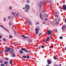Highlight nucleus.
Here are the masks:
<instances>
[{"label":"nucleus","mask_w":66,"mask_h":66,"mask_svg":"<svg viewBox=\"0 0 66 66\" xmlns=\"http://www.w3.org/2000/svg\"><path fill=\"white\" fill-rule=\"evenodd\" d=\"M6 49H7L5 51V52H8L9 51V52L10 54H11L14 53V52L12 51H11V49L10 47H5Z\"/></svg>","instance_id":"nucleus-1"},{"label":"nucleus","mask_w":66,"mask_h":66,"mask_svg":"<svg viewBox=\"0 0 66 66\" xmlns=\"http://www.w3.org/2000/svg\"><path fill=\"white\" fill-rule=\"evenodd\" d=\"M21 50L22 51H24L26 52V53H31V51H29V50H26L24 48H21Z\"/></svg>","instance_id":"nucleus-2"},{"label":"nucleus","mask_w":66,"mask_h":66,"mask_svg":"<svg viewBox=\"0 0 66 66\" xmlns=\"http://www.w3.org/2000/svg\"><path fill=\"white\" fill-rule=\"evenodd\" d=\"M52 33V30H48L47 31V35H50V34H51Z\"/></svg>","instance_id":"nucleus-3"},{"label":"nucleus","mask_w":66,"mask_h":66,"mask_svg":"<svg viewBox=\"0 0 66 66\" xmlns=\"http://www.w3.org/2000/svg\"><path fill=\"white\" fill-rule=\"evenodd\" d=\"M25 7L26 10H29L30 9V6L27 5V4H26Z\"/></svg>","instance_id":"nucleus-4"},{"label":"nucleus","mask_w":66,"mask_h":66,"mask_svg":"<svg viewBox=\"0 0 66 66\" xmlns=\"http://www.w3.org/2000/svg\"><path fill=\"white\" fill-rule=\"evenodd\" d=\"M47 63L49 65H50L51 63V60L48 59L47 60Z\"/></svg>","instance_id":"nucleus-5"},{"label":"nucleus","mask_w":66,"mask_h":66,"mask_svg":"<svg viewBox=\"0 0 66 66\" xmlns=\"http://www.w3.org/2000/svg\"><path fill=\"white\" fill-rule=\"evenodd\" d=\"M35 31H36L35 33L37 34H38V29L37 28H36L35 29Z\"/></svg>","instance_id":"nucleus-6"},{"label":"nucleus","mask_w":66,"mask_h":66,"mask_svg":"<svg viewBox=\"0 0 66 66\" xmlns=\"http://www.w3.org/2000/svg\"><path fill=\"white\" fill-rule=\"evenodd\" d=\"M21 36L22 37H23V38L24 39V40H25V39L26 38H27L28 37L27 36H24L23 35H21Z\"/></svg>","instance_id":"nucleus-7"},{"label":"nucleus","mask_w":66,"mask_h":66,"mask_svg":"<svg viewBox=\"0 0 66 66\" xmlns=\"http://www.w3.org/2000/svg\"><path fill=\"white\" fill-rule=\"evenodd\" d=\"M63 10H66V5H63Z\"/></svg>","instance_id":"nucleus-8"},{"label":"nucleus","mask_w":66,"mask_h":66,"mask_svg":"<svg viewBox=\"0 0 66 66\" xmlns=\"http://www.w3.org/2000/svg\"><path fill=\"white\" fill-rule=\"evenodd\" d=\"M4 64L6 66H9V65H7L8 64V62H4Z\"/></svg>","instance_id":"nucleus-9"},{"label":"nucleus","mask_w":66,"mask_h":66,"mask_svg":"<svg viewBox=\"0 0 66 66\" xmlns=\"http://www.w3.org/2000/svg\"><path fill=\"white\" fill-rule=\"evenodd\" d=\"M14 16H15V17H17L18 16V14L16 13H15L14 14Z\"/></svg>","instance_id":"nucleus-10"},{"label":"nucleus","mask_w":66,"mask_h":66,"mask_svg":"<svg viewBox=\"0 0 66 66\" xmlns=\"http://www.w3.org/2000/svg\"><path fill=\"white\" fill-rule=\"evenodd\" d=\"M27 22L28 25H29V24H30V25H31V22L30 21H28V22Z\"/></svg>","instance_id":"nucleus-11"},{"label":"nucleus","mask_w":66,"mask_h":66,"mask_svg":"<svg viewBox=\"0 0 66 66\" xmlns=\"http://www.w3.org/2000/svg\"><path fill=\"white\" fill-rule=\"evenodd\" d=\"M65 28H66V25H63L62 26V30H64Z\"/></svg>","instance_id":"nucleus-12"},{"label":"nucleus","mask_w":66,"mask_h":66,"mask_svg":"<svg viewBox=\"0 0 66 66\" xmlns=\"http://www.w3.org/2000/svg\"><path fill=\"white\" fill-rule=\"evenodd\" d=\"M16 55H15V54L14 53L13 54H12V55H11V56L12 57H15L16 56Z\"/></svg>","instance_id":"nucleus-13"},{"label":"nucleus","mask_w":66,"mask_h":66,"mask_svg":"<svg viewBox=\"0 0 66 66\" xmlns=\"http://www.w3.org/2000/svg\"><path fill=\"white\" fill-rule=\"evenodd\" d=\"M28 41L29 43H32V40L31 39H29L28 40Z\"/></svg>","instance_id":"nucleus-14"},{"label":"nucleus","mask_w":66,"mask_h":66,"mask_svg":"<svg viewBox=\"0 0 66 66\" xmlns=\"http://www.w3.org/2000/svg\"><path fill=\"white\" fill-rule=\"evenodd\" d=\"M42 13H40V17L41 19H43V18H42Z\"/></svg>","instance_id":"nucleus-15"},{"label":"nucleus","mask_w":66,"mask_h":66,"mask_svg":"<svg viewBox=\"0 0 66 66\" xmlns=\"http://www.w3.org/2000/svg\"><path fill=\"white\" fill-rule=\"evenodd\" d=\"M54 14H55L54 16L55 17H57H57H58V15L56 14L55 13H54Z\"/></svg>","instance_id":"nucleus-16"},{"label":"nucleus","mask_w":66,"mask_h":66,"mask_svg":"<svg viewBox=\"0 0 66 66\" xmlns=\"http://www.w3.org/2000/svg\"><path fill=\"white\" fill-rule=\"evenodd\" d=\"M3 28L4 29H5V30H6V31L7 32H9V30L8 29H5V28L4 27H3Z\"/></svg>","instance_id":"nucleus-17"},{"label":"nucleus","mask_w":66,"mask_h":66,"mask_svg":"<svg viewBox=\"0 0 66 66\" xmlns=\"http://www.w3.org/2000/svg\"><path fill=\"white\" fill-rule=\"evenodd\" d=\"M10 64H11V65H12V64L13 63V62L12 61L10 60Z\"/></svg>","instance_id":"nucleus-18"},{"label":"nucleus","mask_w":66,"mask_h":66,"mask_svg":"<svg viewBox=\"0 0 66 66\" xmlns=\"http://www.w3.org/2000/svg\"><path fill=\"white\" fill-rule=\"evenodd\" d=\"M23 57L25 58V59H27V56L26 55H24L22 56Z\"/></svg>","instance_id":"nucleus-19"},{"label":"nucleus","mask_w":66,"mask_h":66,"mask_svg":"<svg viewBox=\"0 0 66 66\" xmlns=\"http://www.w3.org/2000/svg\"><path fill=\"white\" fill-rule=\"evenodd\" d=\"M43 4V1H42L40 2V4L41 5H42Z\"/></svg>","instance_id":"nucleus-20"},{"label":"nucleus","mask_w":66,"mask_h":66,"mask_svg":"<svg viewBox=\"0 0 66 66\" xmlns=\"http://www.w3.org/2000/svg\"><path fill=\"white\" fill-rule=\"evenodd\" d=\"M54 60H56V57L55 56H54Z\"/></svg>","instance_id":"nucleus-21"},{"label":"nucleus","mask_w":66,"mask_h":66,"mask_svg":"<svg viewBox=\"0 0 66 66\" xmlns=\"http://www.w3.org/2000/svg\"><path fill=\"white\" fill-rule=\"evenodd\" d=\"M20 53H23V51H22V50H21L20 51Z\"/></svg>","instance_id":"nucleus-22"},{"label":"nucleus","mask_w":66,"mask_h":66,"mask_svg":"<svg viewBox=\"0 0 66 66\" xmlns=\"http://www.w3.org/2000/svg\"><path fill=\"white\" fill-rule=\"evenodd\" d=\"M1 66H4V64L3 63H1Z\"/></svg>","instance_id":"nucleus-23"},{"label":"nucleus","mask_w":66,"mask_h":66,"mask_svg":"<svg viewBox=\"0 0 66 66\" xmlns=\"http://www.w3.org/2000/svg\"><path fill=\"white\" fill-rule=\"evenodd\" d=\"M0 63H3V61H2V60H0Z\"/></svg>","instance_id":"nucleus-24"},{"label":"nucleus","mask_w":66,"mask_h":66,"mask_svg":"<svg viewBox=\"0 0 66 66\" xmlns=\"http://www.w3.org/2000/svg\"><path fill=\"white\" fill-rule=\"evenodd\" d=\"M27 59H30V56H29L28 55H27Z\"/></svg>","instance_id":"nucleus-25"},{"label":"nucleus","mask_w":66,"mask_h":66,"mask_svg":"<svg viewBox=\"0 0 66 66\" xmlns=\"http://www.w3.org/2000/svg\"><path fill=\"white\" fill-rule=\"evenodd\" d=\"M30 1L29 0H27L26 1V2L27 3H30Z\"/></svg>","instance_id":"nucleus-26"},{"label":"nucleus","mask_w":66,"mask_h":66,"mask_svg":"<svg viewBox=\"0 0 66 66\" xmlns=\"http://www.w3.org/2000/svg\"><path fill=\"white\" fill-rule=\"evenodd\" d=\"M56 25H58L59 24V22H57L55 24Z\"/></svg>","instance_id":"nucleus-27"},{"label":"nucleus","mask_w":66,"mask_h":66,"mask_svg":"<svg viewBox=\"0 0 66 66\" xmlns=\"http://www.w3.org/2000/svg\"><path fill=\"white\" fill-rule=\"evenodd\" d=\"M38 23H39L38 22H37L36 23H35V24L36 25H37V24H38Z\"/></svg>","instance_id":"nucleus-28"},{"label":"nucleus","mask_w":66,"mask_h":66,"mask_svg":"<svg viewBox=\"0 0 66 66\" xmlns=\"http://www.w3.org/2000/svg\"><path fill=\"white\" fill-rule=\"evenodd\" d=\"M16 45V43L14 42L13 43V45Z\"/></svg>","instance_id":"nucleus-29"},{"label":"nucleus","mask_w":66,"mask_h":66,"mask_svg":"<svg viewBox=\"0 0 66 66\" xmlns=\"http://www.w3.org/2000/svg\"><path fill=\"white\" fill-rule=\"evenodd\" d=\"M9 37L11 38H12L13 37L12 36V35H10L9 36Z\"/></svg>","instance_id":"nucleus-30"},{"label":"nucleus","mask_w":66,"mask_h":66,"mask_svg":"<svg viewBox=\"0 0 66 66\" xmlns=\"http://www.w3.org/2000/svg\"><path fill=\"white\" fill-rule=\"evenodd\" d=\"M57 31V29H56L55 30V33H56Z\"/></svg>","instance_id":"nucleus-31"},{"label":"nucleus","mask_w":66,"mask_h":66,"mask_svg":"<svg viewBox=\"0 0 66 66\" xmlns=\"http://www.w3.org/2000/svg\"><path fill=\"white\" fill-rule=\"evenodd\" d=\"M9 10H11V9H12V6H11L10 7H9Z\"/></svg>","instance_id":"nucleus-32"},{"label":"nucleus","mask_w":66,"mask_h":66,"mask_svg":"<svg viewBox=\"0 0 66 66\" xmlns=\"http://www.w3.org/2000/svg\"><path fill=\"white\" fill-rule=\"evenodd\" d=\"M14 35H16V31H15L14 32Z\"/></svg>","instance_id":"nucleus-33"},{"label":"nucleus","mask_w":66,"mask_h":66,"mask_svg":"<svg viewBox=\"0 0 66 66\" xmlns=\"http://www.w3.org/2000/svg\"><path fill=\"white\" fill-rule=\"evenodd\" d=\"M42 48H44L45 47L43 45H42L41 46Z\"/></svg>","instance_id":"nucleus-34"},{"label":"nucleus","mask_w":66,"mask_h":66,"mask_svg":"<svg viewBox=\"0 0 66 66\" xmlns=\"http://www.w3.org/2000/svg\"><path fill=\"white\" fill-rule=\"evenodd\" d=\"M45 20H46V21H47L48 20V19H47V18H46L45 19Z\"/></svg>","instance_id":"nucleus-35"},{"label":"nucleus","mask_w":66,"mask_h":66,"mask_svg":"<svg viewBox=\"0 0 66 66\" xmlns=\"http://www.w3.org/2000/svg\"><path fill=\"white\" fill-rule=\"evenodd\" d=\"M62 38H63V37L61 36L60 37V39H62Z\"/></svg>","instance_id":"nucleus-36"},{"label":"nucleus","mask_w":66,"mask_h":66,"mask_svg":"<svg viewBox=\"0 0 66 66\" xmlns=\"http://www.w3.org/2000/svg\"><path fill=\"white\" fill-rule=\"evenodd\" d=\"M3 40L4 41H6V40L5 39V38H4L3 39Z\"/></svg>","instance_id":"nucleus-37"},{"label":"nucleus","mask_w":66,"mask_h":66,"mask_svg":"<svg viewBox=\"0 0 66 66\" xmlns=\"http://www.w3.org/2000/svg\"><path fill=\"white\" fill-rule=\"evenodd\" d=\"M46 39H49V36Z\"/></svg>","instance_id":"nucleus-38"},{"label":"nucleus","mask_w":66,"mask_h":66,"mask_svg":"<svg viewBox=\"0 0 66 66\" xmlns=\"http://www.w3.org/2000/svg\"><path fill=\"white\" fill-rule=\"evenodd\" d=\"M42 33H40V34H39V36H40L41 35H42Z\"/></svg>","instance_id":"nucleus-39"},{"label":"nucleus","mask_w":66,"mask_h":66,"mask_svg":"<svg viewBox=\"0 0 66 66\" xmlns=\"http://www.w3.org/2000/svg\"><path fill=\"white\" fill-rule=\"evenodd\" d=\"M39 7H40V8H42V6H41V5H39Z\"/></svg>","instance_id":"nucleus-40"},{"label":"nucleus","mask_w":66,"mask_h":66,"mask_svg":"<svg viewBox=\"0 0 66 66\" xmlns=\"http://www.w3.org/2000/svg\"><path fill=\"white\" fill-rule=\"evenodd\" d=\"M2 51H0V54H2Z\"/></svg>","instance_id":"nucleus-41"},{"label":"nucleus","mask_w":66,"mask_h":66,"mask_svg":"<svg viewBox=\"0 0 66 66\" xmlns=\"http://www.w3.org/2000/svg\"><path fill=\"white\" fill-rule=\"evenodd\" d=\"M0 26L1 27H2V28H3V27H3L2 25H0Z\"/></svg>","instance_id":"nucleus-42"},{"label":"nucleus","mask_w":66,"mask_h":66,"mask_svg":"<svg viewBox=\"0 0 66 66\" xmlns=\"http://www.w3.org/2000/svg\"><path fill=\"white\" fill-rule=\"evenodd\" d=\"M0 38H2V36L1 35H0Z\"/></svg>","instance_id":"nucleus-43"},{"label":"nucleus","mask_w":66,"mask_h":66,"mask_svg":"<svg viewBox=\"0 0 66 66\" xmlns=\"http://www.w3.org/2000/svg\"><path fill=\"white\" fill-rule=\"evenodd\" d=\"M10 17H11V16H9L8 17V19H10Z\"/></svg>","instance_id":"nucleus-44"},{"label":"nucleus","mask_w":66,"mask_h":66,"mask_svg":"<svg viewBox=\"0 0 66 66\" xmlns=\"http://www.w3.org/2000/svg\"><path fill=\"white\" fill-rule=\"evenodd\" d=\"M58 20H59V21H60V20H61V19L58 18Z\"/></svg>","instance_id":"nucleus-45"},{"label":"nucleus","mask_w":66,"mask_h":66,"mask_svg":"<svg viewBox=\"0 0 66 66\" xmlns=\"http://www.w3.org/2000/svg\"><path fill=\"white\" fill-rule=\"evenodd\" d=\"M55 14H58V13L57 12H55Z\"/></svg>","instance_id":"nucleus-46"},{"label":"nucleus","mask_w":66,"mask_h":66,"mask_svg":"<svg viewBox=\"0 0 66 66\" xmlns=\"http://www.w3.org/2000/svg\"><path fill=\"white\" fill-rule=\"evenodd\" d=\"M9 25L10 26H11V23H9Z\"/></svg>","instance_id":"nucleus-47"},{"label":"nucleus","mask_w":66,"mask_h":66,"mask_svg":"<svg viewBox=\"0 0 66 66\" xmlns=\"http://www.w3.org/2000/svg\"><path fill=\"white\" fill-rule=\"evenodd\" d=\"M53 47V46H51V48H52V47Z\"/></svg>","instance_id":"nucleus-48"},{"label":"nucleus","mask_w":66,"mask_h":66,"mask_svg":"<svg viewBox=\"0 0 66 66\" xmlns=\"http://www.w3.org/2000/svg\"><path fill=\"white\" fill-rule=\"evenodd\" d=\"M6 60H9V59H8V58H6Z\"/></svg>","instance_id":"nucleus-49"},{"label":"nucleus","mask_w":66,"mask_h":66,"mask_svg":"<svg viewBox=\"0 0 66 66\" xmlns=\"http://www.w3.org/2000/svg\"><path fill=\"white\" fill-rule=\"evenodd\" d=\"M11 50H12V51H15V50L13 49H11Z\"/></svg>","instance_id":"nucleus-50"},{"label":"nucleus","mask_w":66,"mask_h":66,"mask_svg":"<svg viewBox=\"0 0 66 66\" xmlns=\"http://www.w3.org/2000/svg\"><path fill=\"white\" fill-rule=\"evenodd\" d=\"M5 20H6V19H4V21H5Z\"/></svg>","instance_id":"nucleus-51"},{"label":"nucleus","mask_w":66,"mask_h":66,"mask_svg":"<svg viewBox=\"0 0 66 66\" xmlns=\"http://www.w3.org/2000/svg\"><path fill=\"white\" fill-rule=\"evenodd\" d=\"M65 22H66V18H65Z\"/></svg>","instance_id":"nucleus-52"},{"label":"nucleus","mask_w":66,"mask_h":66,"mask_svg":"<svg viewBox=\"0 0 66 66\" xmlns=\"http://www.w3.org/2000/svg\"><path fill=\"white\" fill-rule=\"evenodd\" d=\"M45 12V11H44V10H43L42 11V12L43 13H44V12Z\"/></svg>","instance_id":"nucleus-53"},{"label":"nucleus","mask_w":66,"mask_h":66,"mask_svg":"<svg viewBox=\"0 0 66 66\" xmlns=\"http://www.w3.org/2000/svg\"><path fill=\"white\" fill-rule=\"evenodd\" d=\"M46 16L47 17L48 16V15L47 14H46Z\"/></svg>","instance_id":"nucleus-54"},{"label":"nucleus","mask_w":66,"mask_h":66,"mask_svg":"<svg viewBox=\"0 0 66 66\" xmlns=\"http://www.w3.org/2000/svg\"><path fill=\"white\" fill-rule=\"evenodd\" d=\"M45 41V42H47V39Z\"/></svg>","instance_id":"nucleus-55"},{"label":"nucleus","mask_w":66,"mask_h":66,"mask_svg":"<svg viewBox=\"0 0 66 66\" xmlns=\"http://www.w3.org/2000/svg\"><path fill=\"white\" fill-rule=\"evenodd\" d=\"M12 15L14 14V13H13V12H12Z\"/></svg>","instance_id":"nucleus-56"},{"label":"nucleus","mask_w":66,"mask_h":66,"mask_svg":"<svg viewBox=\"0 0 66 66\" xmlns=\"http://www.w3.org/2000/svg\"><path fill=\"white\" fill-rule=\"evenodd\" d=\"M12 29H13V30H14V28L13 27H12Z\"/></svg>","instance_id":"nucleus-57"},{"label":"nucleus","mask_w":66,"mask_h":66,"mask_svg":"<svg viewBox=\"0 0 66 66\" xmlns=\"http://www.w3.org/2000/svg\"><path fill=\"white\" fill-rule=\"evenodd\" d=\"M44 43L46 42H45V40H44Z\"/></svg>","instance_id":"nucleus-58"},{"label":"nucleus","mask_w":66,"mask_h":66,"mask_svg":"<svg viewBox=\"0 0 66 66\" xmlns=\"http://www.w3.org/2000/svg\"><path fill=\"white\" fill-rule=\"evenodd\" d=\"M46 66H49V65H46Z\"/></svg>","instance_id":"nucleus-59"},{"label":"nucleus","mask_w":66,"mask_h":66,"mask_svg":"<svg viewBox=\"0 0 66 66\" xmlns=\"http://www.w3.org/2000/svg\"><path fill=\"white\" fill-rule=\"evenodd\" d=\"M23 9H24H24H25V7H23Z\"/></svg>","instance_id":"nucleus-60"},{"label":"nucleus","mask_w":66,"mask_h":66,"mask_svg":"<svg viewBox=\"0 0 66 66\" xmlns=\"http://www.w3.org/2000/svg\"><path fill=\"white\" fill-rule=\"evenodd\" d=\"M44 4L45 5H46V3H44Z\"/></svg>","instance_id":"nucleus-61"},{"label":"nucleus","mask_w":66,"mask_h":66,"mask_svg":"<svg viewBox=\"0 0 66 66\" xmlns=\"http://www.w3.org/2000/svg\"><path fill=\"white\" fill-rule=\"evenodd\" d=\"M51 39H53V38L51 37Z\"/></svg>","instance_id":"nucleus-62"},{"label":"nucleus","mask_w":66,"mask_h":66,"mask_svg":"<svg viewBox=\"0 0 66 66\" xmlns=\"http://www.w3.org/2000/svg\"><path fill=\"white\" fill-rule=\"evenodd\" d=\"M49 37H50L51 38V36H49Z\"/></svg>","instance_id":"nucleus-63"},{"label":"nucleus","mask_w":66,"mask_h":66,"mask_svg":"<svg viewBox=\"0 0 66 66\" xmlns=\"http://www.w3.org/2000/svg\"><path fill=\"white\" fill-rule=\"evenodd\" d=\"M60 66H62V65H61V64H60Z\"/></svg>","instance_id":"nucleus-64"}]
</instances>
